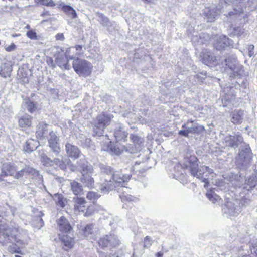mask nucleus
I'll list each match as a JSON object with an SVG mask.
<instances>
[{
  "instance_id": "nucleus-1",
  "label": "nucleus",
  "mask_w": 257,
  "mask_h": 257,
  "mask_svg": "<svg viewBox=\"0 0 257 257\" xmlns=\"http://www.w3.org/2000/svg\"><path fill=\"white\" fill-rule=\"evenodd\" d=\"M27 238V232L18 226L11 228L6 223L0 224V243L4 245L8 243H15L8 247L9 251L12 253L22 254L20 249L28 245Z\"/></svg>"
},
{
  "instance_id": "nucleus-2",
  "label": "nucleus",
  "mask_w": 257,
  "mask_h": 257,
  "mask_svg": "<svg viewBox=\"0 0 257 257\" xmlns=\"http://www.w3.org/2000/svg\"><path fill=\"white\" fill-rule=\"evenodd\" d=\"M102 175L100 182V190L104 193H108L117 187H123L128 182L131 174L122 173L120 171H114L110 166L100 165Z\"/></svg>"
},
{
  "instance_id": "nucleus-3",
  "label": "nucleus",
  "mask_w": 257,
  "mask_h": 257,
  "mask_svg": "<svg viewBox=\"0 0 257 257\" xmlns=\"http://www.w3.org/2000/svg\"><path fill=\"white\" fill-rule=\"evenodd\" d=\"M183 168L188 170L191 175L205 183L204 187H208L209 177H213V169L208 166H202L198 168V159L195 156L190 155L184 158Z\"/></svg>"
},
{
  "instance_id": "nucleus-4",
  "label": "nucleus",
  "mask_w": 257,
  "mask_h": 257,
  "mask_svg": "<svg viewBox=\"0 0 257 257\" xmlns=\"http://www.w3.org/2000/svg\"><path fill=\"white\" fill-rule=\"evenodd\" d=\"M81 168L82 177L81 181L86 187L92 188L94 185V179L91 176L93 173L92 166L85 159H80L77 162Z\"/></svg>"
},
{
  "instance_id": "nucleus-5",
  "label": "nucleus",
  "mask_w": 257,
  "mask_h": 257,
  "mask_svg": "<svg viewBox=\"0 0 257 257\" xmlns=\"http://www.w3.org/2000/svg\"><path fill=\"white\" fill-rule=\"evenodd\" d=\"M73 68L79 76L86 77L90 75L93 66L87 60L77 58L74 59Z\"/></svg>"
},
{
  "instance_id": "nucleus-6",
  "label": "nucleus",
  "mask_w": 257,
  "mask_h": 257,
  "mask_svg": "<svg viewBox=\"0 0 257 257\" xmlns=\"http://www.w3.org/2000/svg\"><path fill=\"white\" fill-rule=\"evenodd\" d=\"M111 120V117L105 113L98 115L93 128V131L96 135L99 136L102 135L104 127L109 124Z\"/></svg>"
},
{
  "instance_id": "nucleus-7",
  "label": "nucleus",
  "mask_w": 257,
  "mask_h": 257,
  "mask_svg": "<svg viewBox=\"0 0 257 257\" xmlns=\"http://www.w3.org/2000/svg\"><path fill=\"white\" fill-rule=\"evenodd\" d=\"M251 159V150L248 145H245L239 149L238 156L236 158L237 163L243 167H246L249 163Z\"/></svg>"
},
{
  "instance_id": "nucleus-8",
  "label": "nucleus",
  "mask_w": 257,
  "mask_h": 257,
  "mask_svg": "<svg viewBox=\"0 0 257 257\" xmlns=\"http://www.w3.org/2000/svg\"><path fill=\"white\" fill-rule=\"evenodd\" d=\"M98 243L102 248L115 247L119 244L120 240L117 236L114 234H110L100 238Z\"/></svg>"
},
{
  "instance_id": "nucleus-9",
  "label": "nucleus",
  "mask_w": 257,
  "mask_h": 257,
  "mask_svg": "<svg viewBox=\"0 0 257 257\" xmlns=\"http://www.w3.org/2000/svg\"><path fill=\"white\" fill-rule=\"evenodd\" d=\"M223 213L227 217L232 218L236 217L240 212V207L232 201H227L222 208Z\"/></svg>"
},
{
  "instance_id": "nucleus-10",
  "label": "nucleus",
  "mask_w": 257,
  "mask_h": 257,
  "mask_svg": "<svg viewBox=\"0 0 257 257\" xmlns=\"http://www.w3.org/2000/svg\"><path fill=\"white\" fill-rule=\"evenodd\" d=\"M223 142L226 146L236 148L243 142V138L238 133L233 135H229L224 137Z\"/></svg>"
},
{
  "instance_id": "nucleus-11",
  "label": "nucleus",
  "mask_w": 257,
  "mask_h": 257,
  "mask_svg": "<svg viewBox=\"0 0 257 257\" xmlns=\"http://www.w3.org/2000/svg\"><path fill=\"white\" fill-rule=\"evenodd\" d=\"M233 41L225 36H221L217 38L214 44V47L218 50H221L226 47H233Z\"/></svg>"
},
{
  "instance_id": "nucleus-12",
  "label": "nucleus",
  "mask_w": 257,
  "mask_h": 257,
  "mask_svg": "<svg viewBox=\"0 0 257 257\" xmlns=\"http://www.w3.org/2000/svg\"><path fill=\"white\" fill-rule=\"evenodd\" d=\"M65 147L66 153L69 157L76 159L81 156V152L77 146L67 143Z\"/></svg>"
},
{
  "instance_id": "nucleus-13",
  "label": "nucleus",
  "mask_w": 257,
  "mask_h": 257,
  "mask_svg": "<svg viewBox=\"0 0 257 257\" xmlns=\"http://www.w3.org/2000/svg\"><path fill=\"white\" fill-rule=\"evenodd\" d=\"M70 49L67 50L65 53V57L63 56H58L56 58V62L57 65L62 69L69 70L70 65L68 64V61L74 59V57L69 55Z\"/></svg>"
},
{
  "instance_id": "nucleus-14",
  "label": "nucleus",
  "mask_w": 257,
  "mask_h": 257,
  "mask_svg": "<svg viewBox=\"0 0 257 257\" xmlns=\"http://www.w3.org/2000/svg\"><path fill=\"white\" fill-rule=\"evenodd\" d=\"M18 170L17 166L10 162L4 163L2 168V173L4 176H14L15 172Z\"/></svg>"
},
{
  "instance_id": "nucleus-15",
  "label": "nucleus",
  "mask_w": 257,
  "mask_h": 257,
  "mask_svg": "<svg viewBox=\"0 0 257 257\" xmlns=\"http://www.w3.org/2000/svg\"><path fill=\"white\" fill-rule=\"evenodd\" d=\"M200 56L202 62L206 65H209L216 61V57L213 54L208 50H204L201 52Z\"/></svg>"
},
{
  "instance_id": "nucleus-16",
  "label": "nucleus",
  "mask_w": 257,
  "mask_h": 257,
  "mask_svg": "<svg viewBox=\"0 0 257 257\" xmlns=\"http://www.w3.org/2000/svg\"><path fill=\"white\" fill-rule=\"evenodd\" d=\"M59 229L63 232H68L72 229L68 220L64 216L61 217L57 221Z\"/></svg>"
},
{
  "instance_id": "nucleus-17",
  "label": "nucleus",
  "mask_w": 257,
  "mask_h": 257,
  "mask_svg": "<svg viewBox=\"0 0 257 257\" xmlns=\"http://www.w3.org/2000/svg\"><path fill=\"white\" fill-rule=\"evenodd\" d=\"M48 124L44 122H40L37 126V131L36 135L37 139L40 140L43 139L47 136L48 133Z\"/></svg>"
},
{
  "instance_id": "nucleus-18",
  "label": "nucleus",
  "mask_w": 257,
  "mask_h": 257,
  "mask_svg": "<svg viewBox=\"0 0 257 257\" xmlns=\"http://www.w3.org/2000/svg\"><path fill=\"white\" fill-rule=\"evenodd\" d=\"M74 207L76 211L84 212L86 209V203L84 198L78 197L73 198Z\"/></svg>"
},
{
  "instance_id": "nucleus-19",
  "label": "nucleus",
  "mask_w": 257,
  "mask_h": 257,
  "mask_svg": "<svg viewBox=\"0 0 257 257\" xmlns=\"http://www.w3.org/2000/svg\"><path fill=\"white\" fill-rule=\"evenodd\" d=\"M231 70L232 73L230 74V77H241L247 75L245 72L243 66L239 63Z\"/></svg>"
},
{
  "instance_id": "nucleus-20",
  "label": "nucleus",
  "mask_w": 257,
  "mask_h": 257,
  "mask_svg": "<svg viewBox=\"0 0 257 257\" xmlns=\"http://www.w3.org/2000/svg\"><path fill=\"white\" fill-rule=\"evenodd\" d=\"M204 13L207 22L215 21L218 14V10L216 8L206 10Z\"/></svg>"
},
{
  "instance_id": "nucleus-21",
  "label": "nucleus",
  "mask_w": 257,
  "mask_h": 257,
  "mask_svg": "<svg viewBox=\"0 0 257 257\" xmlns=\"http://www.w3.org/2000/svg\"><path fill=\"white\" fill-rule=\"evenodd\" d=\"M244 111L242 110L235 111L232 113L231 121L234 124H239L242 122Z\"/></svg>"
},
{
  "instance_id": "nucleus-22",
  "label": "nucleus",
  "mask_w": 257,
  "mask_h": 257,
  "mask_svg": "<svg viewBox=\"0 0 257 257\" xmlns=\"http://www.w3.org/2000/svg\"><path fill=\"white\" fill-rule=\"evenodd\" d=\"M32 123V117L26 114L19 119V125L22 127H29Z\"/></svg>"
},
{
  "instance_id": "nucleus-23",
  "label": "nucleus",
  "mask_w": 257,
  "mask_h": 257,
  "mask_svg": "<svg viewBox=\"0 0 257 257\" xmlns=\"http://www.w3.org/2000/svg\"><path fill=\"white\" fill-rule=\"evenodd\" d=\"M114 137L117 141L124 140L128 135V133L123 130V128L120 125H118L114 131Z\"/></svg>"
},
{
  "instance_id": "nucleus-24",
  "label": "nucleus",
  "mask_w": 257,
  "mask_h": 257,
  "mask_svg": "<svg viewBox=\"0 0 257 257\" xmlns=\"http://www.w3.org/2000/svg\"><path fill=\"white\" fill-rule=\"evenodd\" d=\"M39 143L33 139H29L25 143L23 149L27 152H31L38 146Z\"/></svg>"
},
{
  "instance_id": "nucleus-25",
  "label": "nucleus",
  "mask_w": 257,
  "mask_h": 257,
  "mask_svg": "<svg viewBox=\"0 0 257 257\" xmlns=\"http://www.w3.org/2000/svg\"><path fill=\"white\" fill-rule=\"evenodd\" d=\"M55 164L58 165L61 169L65 170L67 166H70L72 162L70 159L66 158L64 160H60L59 158L54 159Z\"/></svg>"
},
{
  "instance_id": "nucleus-26",
  "label": "nucleus",
  "mask_w": 257,
  "mask_h": 257,
  "mask_svg": "<svg viewBox=\"0 0 257 257\" xmlns=\"http://www.w3.org/2000/svg\"><path fill=\"white\" fill-rule=\"evenodd\" d=\"M70 187L71 190L75 195L80 194L83 190L82 185L80 183L74 181L70 182Z\"/></svg>"
},
{
  "instance_id": "nucleus-27",
  "label": "nucleus",
  "mask_w": 257,
  "mask_h": 257,
  "mask_svg": "<svg viewBox=\"0 0 257 257\" xmlns=\"http://www.w3.org/2000/svg\"><path fill=\"white\" fill-rule=\"evenodd\" d=\"M226 65L231 70L239 64V62L235 56L229 57L225 59Z\"/></svg>"
},
{
  "instance_id": "nucleus-28",
  "label": "nucleus",
  "mask_w": 257,
  "mask_h": 257,
  "mask_svg": "<svg viewBox=\"0 0 257 257\" xmlns=\"http://www.w3.org/2000/svg\"><path fill=\"white\" fill-rule=\"evenodd\" d=\"M246 186L244 187L248 191L252 189L256 185V177L254 175L250 176L246 180Z\"/></svg>"
},
{
  "instance_id": "nucleus-29",
  "label": "nucleus",
  "mask_w": 257,
  "mask_h": 257,
  "mask_svg": "<svg viewBox=\"0 0 257 257\" xmlns=\"http://www.w3.org/2000/svg\"><path fill=\"white\" fill-rule=\"evenodd\" d=\"M24 103L26 106L28 111L30 113H33L37 110V103L31 101L29 99L25 100Z\"/></svg>"
},
{
  "instance_id": "nucleus-30",
  "label": "nucleus",
  "mask_w": 257,
  "mask_h": 257,
  "mask_svg": "<svg viewBox=\"0 0 257 257\" xmlns=\"http://www.w3.org/2000/svg\"><path fill=\"white\" fill-rule=\"evenodd\" d=\"M62 241L64 243L65 246L67 248L65 249L72 248L74 245L73 239L67 235L64 236L61 238Z\"/></svg>"
},
{
  "instance_id": "nucleus-31",
  "label": "nucleus",
  "mask_w": 257,
  "mask_h": 257,
  "mask_svg": "<svg viewBox=\"0 0 257 257\" xmlns=\"http://www.w3.org/2000/svg\"><path fill=\"white\" fill-rule=\"evenodd\" d=\"M16 208L10 206L9 205H7L6 208V211L4 210H1V213L0 214V217L4 216H14L15 212H16Z\"/></svg>"
},
{
  "instance_id": "nucleus-32",
  "label": "nucleus",
  "mask_w": 257,
  "mask_h": 257,
  "mask_svg": "<svg viewBox=\"0 0 257 257\" xmlns=\"http://www.w3.org/2000/svg\"><path fill=\"white\" fill-rule=\"evenodd\" d=\"M97 16L99 18V21L103 26L109 27L111 26V22L109 19L105 16L103 14L97 13Z\"/></svg>"
},
{
  "instance_id": "nucleus-33",
  "label": "nucleus",
  "mask_w": 257,
  "mask_h": 257,
  "mask_svg": "<svg viewBox=\"0 0 257 257\" xmlns=\"http://www.w3.org/2000/svg\"><path fill=\"white\" fill-rule=\"evenodd\" d=\"M85 236L87 237H94V226L92 224H88L83 230Z\"/></svg>"
},
{
  "instance_id": "nucleus-34",
  "label": "nucleus",
  "mask_w": 257,
  "mask_h": 257,
  "mask_svg": "<svg viewBox=\"0 0 257 257\" xmlns=\"http://www.w3.org/2000/svg\"><path fill=\"white\" fill-rule=\"evenodd\" d=\"M12 71V68L9 65L6 64L1 66V70L0 71V76L4 77L7 78L10 76L11 72Z\"/></svg>"
},
{
  "instance_id": "nucleus-35",
  "label": "nucleus",
  "mask_w": 257,
  "mask_h": 257,
  "mask_svg": "<svg viewBox=\"0 0 257 257\" xmlns=\"http://www.w3.org/2000/svg\"><path fill=\"white\" fill-rule=\"evenodd\" d=\"M206 195L207 198L213 203H215V202H218L221 200L220 197L212 192V190L208 191L206 193Z\"/></svg>"
},
{
  "instance_id": "nucleus-36",
  "label": "nucleus",
  "mask_w": 257,
  "mask_h": 257,
  "mask_svg": "<svg viewBox=\"0 0 257 257\" xmlns=\"http://www.w3.org/2000/svg\"><path fill=\"white\" fill-rule=\"evenodd\" d=\"M119 197L123 202H134L136 201L137 198L133 196L130 194L125 193L124 192H122L119 195Z\"/></svg>"
},
{
  "instance_id": "nucleus-37",
  "label": "nucleus",
  "mask_w": 257,
  "mask_h": 257,
  "mask_svg": "<svg viewBox=\"0 0 257 257\" xmlns=\"http://www.w3.org/2000/svg\"><path fill=\"white\" fill-rule=\"evenodd\" d=\"M62 9L65 13L69 15H71L73 18L77 17V14L75 10L71 6L68 5H64Z\"/></svg>"
},
{
  "instance_id": "nucleus-38",
  "label": "nucleus",
  "mask_w": 257,
  "mask_h": 257,
  "mask_svg": "<svg viewBox=\"0 0 257 257\" xmlns=\"http://www.w3.org/2000/svg\"><path fill=\"white\" fill-rule=\"evenodd\" d=\"M28 176V166H26L20 171H16L14 175V178L19 179L23 176Z\"/></svg>"
},
{
  "instance_id": "nucleus-39",
  "label": "nucleus",
  "mask_w": 257,
  "mask_h": 257,
  "mask_svg": "<svg viewBox=\"0 0 257 257\" xmlns=\"http://www.w3.org/2000/svg\"><path fill=\"white\" fill-rule=\"evenodd\" d=\"M100 196L101 195L97 192L89 191L86 195V198L87 199L94 202L97 200L100 197Z\"/></svg>"
},
{
  "instance_id": "nucleus-40",
  "label": "nucleus",
  "mask_w": 257,
  "mask_h": 257,
  "mask_svg": "<svg viewBox=\"0 0 257 257\" xmlns=\"http://www.w3.org/2000/svg\"><path fill=\"white\" fill-rule=\"evenodd\" d=\"M41 161L43 165L46 166H51L55 164L54 159L52 160L48 158L47 156H42L41 158Z\"/></svg>"
},
{
  "instance_id": "nucleus-41",
  "label": "nucleus",
  "mask_w": 257,
  "mask_h": 257,
  "mask_svg": "<svg viewBox=\"0 0 257 257\" xmlns=\"http://www.w3.org/2000/svg\"><path fill=\"white\" fill-rule=\"evenodd\" d=\"M49 146L53 152L55 153L56 155L59 153L60 148L59 146L58 142H49Z\"/></svg>"
},
{
  "instance_id": "nucleus-42",
  "label": "nucleus",
  "mask_w": 257,
  "mask_h": 257,
  "mask_svg": "<svg viewBox=\"0 0 257 257\" xmlns=\"http://www.w3.org/2000/svg\"><path fill=\"white\" fill-rule=\"evenodd\" d=\"M130 138L133 142L138 146H140V145L144 142L143 138L137 135L131 134Z\"/></svg>"
},
{
  "instance_id": "nucleus-43",
  "label": "nucleus",
  "mask_w": 257,
  "mask_h": 257,
  "mask_svg": "<svg viewBox=\"0 0 257 257\" xmlns=\"http://www.w3.org/2000/svg\"><path fill=\"white\" fill-rule=\"evenodd\" d=\"M107 151L112 155H119L121 153L119 148L112 145L108 146Z\"/></svg>"
},
{
  "instance_id": "nucleus-44",
  "label": "nucleus",
  "mask_w": 257,
  "mask_h": 257,
  "mask_svg": "<svg viewBox=\"0 0 257 257\" xmlns=\"http://www.w3.org/2000/svg\"><path fill=\"white\" fill-rule=\"evenodd\" d=\"M55 195L56 197H57V200L56 201L58 204L61 207L64 208L65 206L66 199H64L61 195L56 194Z\"/></svg>"
},
{
  "instance_id": "nucleus-45",
  "label": "nucleus",
  "mask_w": 257,
  "mask_h": 257,
  "mask_svg": "<svg viewBox=\"0 0 257 257\" xmlns=\"http://www.w3.org/2000/svg\"><path fill=\"white\" fill-rule=\"evenodd\" d=\"M31 175L33 177H37L39 176V172L36 169L28 166V175Z\"/></svg>"
},
{
  "instance_id": "nucleus-46",
  "label": "nucleus",
  "mask_w": 257,
  "mask_h": 257,
  "mask_svg": "<svg viewBox=\"0 0 257 257\" xmlns=\"http://www.w3.org/2000/svg\"><path fill=\"white\" fill-rule=\"evenodd\" d=\"M59 139L56 134L51 131L49 133V137L48 139V143L53 142H58Z\"/></svg>"
},
{
  "instance_id": "nucleus-47",
  "label": "nucleus",
  "mask_w": 257,
  "mask_h": 257,
  "mask_svg": "<svg viewBox=\"0 0 257 257\" xmlns=\"http://www.w3.org/2000/svg\"><path fill=\"white\" fill-rule=\"evenodd\" d=\"M232 33L233 35L241 36L244 33V29L240 27H235Z\"/></svg>"
},
{
  "instance_id": "nucleus-48",
  "label": "nucleus",
  "mask_w": 257,
  "mask_h": 257,
  "mask_svg": "<svg viewBox=\"0 0 257 257\" xmlns=\"http://www.w3.org/2000/svg\"><path fill=\"white\" fill-rule=\"evenodd\" d=\"M251 255L254 257H257V240L254 241L250 248Z\"/></svg>"
},
{
  "instance_id": "nucleus-49",
  "label": "nucleus",
  "mask_w": 257,
  "mask_h": 257,
  "mask_svg": "<svg viewBox=\"0 0 257 257\" xmlns=\"http://www.w3.org/2000/svg\"><path fill=\"white\" fill-rule=\"evenodd\" d=\"M187 130L189 133H195L199 130V126L196 123H193L191 126L187 127Z\"/></svg>"
},
{
  "instance_id": "nucleus-50",
  "label": "nucleus",
  "mask_w": 257,
  "mask_h": 257,
  "mask_svg": "<svg viewBox=\"0 0 257 257\" xmlns=\"http://www.w3.org/2000/svg\"><path fill=\"white\" fill-rule=\"evenodd\" d=\"M40 3L43 5L53 7L55 6V4L53 0H39Z\"/></svg>"
},
{
  "instance_id": "nucleus-51",
  "label": "nucleus",
  "mask_w": 257,
  "mask_h": 257,
  "mask_svg": "<svg viewBox=\"0 0 257 257\" xmlns=\"http://www.w3.org/2000/svg\"><path fill=\"white\" fill-rule=\"evenodd\" d=\"M83 147L91 148L93 146L92 141L88 138L86 139L82 143Z\"/></svg>"
},
{
  "instance_id": "nucleus-52",
  "label": "nucleus",
  "mask_w": 257,
  "mask_h": 257,
  "mask_svg": "<svg viewBox=\"0 0 257 257\" xmlns=\"http://www.w3.org/2000/svg\"><path fill=\"white\" fill-rule=\"evenodd\" d=\"M216 184L221 190H223L226 188V183H225L222 180L217 181Z\"/></svg>"
},
{
  "instance_id": "nucleus-53",
  "label": "nucleus",
  "mask_w": 257,
  "mask_h": 257,
  "mask_svg": "<svg viewBox=\"0 0 257 257\" xmlns=\"http://www.w3.org/2000/svg\"><path fill=\"white\" fill-rule=\"evenodd\" d=\"M248 50V56L249 57H251L254 55V46L253 45H249L247 47Z\"/></svg>"
},
{
  "instance_id": "nucleus-54",
  "label": "nucleus",
  "mask_w": 257,
  "mask_h": 257,
  "mask_svg": "<svg viewBox=\"0 0 257 257\" xmlns=\"http://www.w3.org/2000/svg\"><path fill=\"white\" fill-rule=\"evenodd\" d=\"M27 36L31 39H35L37 38L36 33L32 31H28Z\"/></svg>"
},
{
  "instance_id": "nucleus-55",
  "label": "nucleus",
  "mask_w": 257,
  "mask_h": 257,
  "mask_svg": "<svg viewBox=\"0 0 257 257\" xmlns=\"http://www.w3.org/2000/svg\"><path fill=\"white\" fill-rule=\"evenodd\" d=\"M250 203V199L246 198H243L241 199V200L240 201V204L242 206H246V205L249 204Z\"/></svg>"
},
{
  "instance_id": "nucleus-56",
  "label": "nucleus",
  "mask_w": 257,
  "mask_h": 257,
  "mask_svg": "<svg viewBox=\"0 0 257 257\" xmlns=\"http://www.w3.org/2000/svg\"><path fill=\"white\" fill-rule=\"evenodd\" d=\"M16 46L14 43H12L9 46L5 47V50L7 52H11L16 49Z\"/></svg>"
},
{
  "instance_id": "nucleus-57",
  "label": "nucleus",
  "mask_w": 257,
  "mask_h": 257,
  "mask_svg": "<svg viewBox=\"0 0 257 257\" xmlns=\"http://www.w3.org/2000/svg\"><path fill=\"white\" fill-rule=\"evenodd\" d=\"M205 37V34H201L200 36L199 40H198V43L201 44H207L208 42V41L207 40H203L202 38Z\"/></svg>"
},
{
  "instance_id": "nucleus-58",
  "label": "nucleus",
  "mask_w": 257,
  "mask_h": 257,
  "mask_svg": "<svg viewBox=\"0 0 257 257\" xmlns=\"http://www.w3.org/2000/svg\"><path fill=\"white\" fill-rule=\"evenodd\" d=\"M93 212V207L89 206L87 208L85 212V216H89L91 215Z\"/></svg>"
},
{
  "instance_id": "nucleus-59",
  "label": "nucleus",
  "mask_w": 257,
  "mask_h": 257,
  "mask_svg": "<svg viewBox=\"0 0 257 257\" xmlns=\"http://www.w3.org/2000/svg\"><path fill=\"white\" fill-rule=\"evenodd\" d=\"M189 134L187 129L181 130L179 132V134L183 136L187 137Z\"/></svg>"
},
{
  "instance_id": "nucleus-60",
  "label": "nucleus",
  "mask_w": 257,
  "mask_h": 257,
  "mask_svg": "<svg viewBox=\"0 0 257 257\" xmlns=\"http://www.w3.org/2000/svg\"><path fill=\"white\" fill-rule=\"evenodd\" d=\"M150 238L149 236H146L144 239V243L145 247H148L151 245L150 243Z\"/></svg>"
},
{
  "instance_id": "nucleus-61",
  "label": "nucleus",
  "mask_w": 257,
  "mask_h": 257,
  "mask_svg": "<svg viewBox=\"0 0 257 257\" xmlns=\"http://www.w3.org/2000/svg\"><path fill=\"white\" fill-rule=\"evenodd\" d=\"M55 38L57 40H63L64 39V36L62 33L57 34L56 35Z\"/></svg>"
},
{
  "instance_id": "nucleus-62",
  "label": "nucleus",
  "mask_w": 257,
  "mask_h": 257,
  "mask_svg": "<svg viewBox=\"0 0 257 257\" xmlns=\"http://www.w3.org/2000/svg\"><path fill=\"white\" fill-rule=\"evenodd\" d=\"M189 122H190L191 123H193V121H192V120L188 121V122L186 124H184L182 125V128H185L187 129V127H189V126H188V125L189 124Z\"/></svg>"
},
{
  "instance_id": "nucleus-63",
  "label": "nucleus",
  "mask_w": 257,
  "mask_h": 257,
  "mask_svg": "<svg viewBox=\"0 0 257 257\" xmlns=\"http://www.w3.org/2000/svg\"><path fill=\"white\" fill-rule=\"evenodd\" d=\"M76 50L77 51H80L82 49V46L80 45H78L75 46Z\"/></svg>"
},
{
  "instance_id": "nucleus-64",
  "label": "nucleus",
  "mask_w": 257,
  "mask_h": 257,
  "mask_svg": "<svg viewBox=\"0 0 257 257\" xmlns=\"http://www.w3.org/2000/svg\"><path fill=\"white\" fill-rule=\"evenodd\" d=\"M163 253H162L161 252H159L156 254V257H163Z\"/></svg>"
}]
</instances>
